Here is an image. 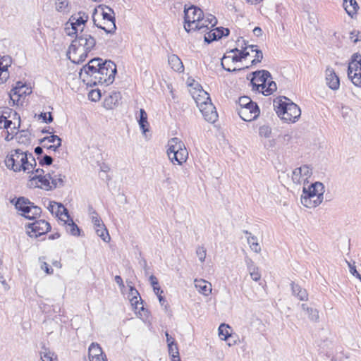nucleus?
<instances>
[{
    "instance_id": "f257e3e1",
    "label": "nucleus",
    "mask_w": 361,
    "mask_h": 361,
    "mask_svg": "<svg viewBox=\"0 0 361 361\" xmlns=\"http://www.w3.org/2000/svg\"><path fill=\"white\" fill-rule=\"evenodd\" d=\"M95 45V39L91 35L84 32L82 27L79 34L75 35V39L72 41L67 51V56L74 63H82Z\"/></svg>"
},
{
    "instance_id": "f03ea898",
    "label": "nucleus",
    "mask_w": 361,
    "mask_h": 361,
    "mask_svg": "<svg viewBox=\"0 0 361 361\" xmlns=\"http://www.w3.org/2000/svg\"><path fill=\"white\" fill-rule=\"evenodd\" d=\"M5 164L8 169L14 172L24 171L33 173L37 163L32 153L23 152L21 149H16L6 156Z\"/></svg>"
},
{
    "instance_id": "7ed1b4c3",
    "label": "nucleus",
    "mask_w": 361,
    "mask_h": 361,
    "mask_svg": "<svg viewBox=\"0 0 361 361\" xmlns=\"http://www.w3.org/2000/svg\"><path fill=\"white\" fill-rule=\"evenodd\" d=\"M273 105L278 116L286 122L295 123L301 115L299 106L286 97L276 98Z\"/></svg>"
},
{
    "instance_id": "20e7f679",
    "label": "nucleus",
    "mask_w": 361,
    "mask_h": 361,
    "mask_svg": "<svg viewBox=\"0 0 361 361\" xmlns=\"http://www.w3.org/2000/svg\"><path fill=\"white\" fill-rule=\"evenodd\" d=\"M203 16V11L195 6H190L186 8V5L184 8V28L187 32H190L192 30L200 31L203 30L207 25L202 23L201 20Z\"/></svg>"
},
{
    "instance_id": "39448f33",
    "label": "nucleus",
    "mask_w": 361,
    "mask_h": 361,
    "mask_svg": "<svg viewBox=\"0 0 361 361\" xmlns=\"http://www.w3.org/2000/svg\"><path fill=\"white\" fill-rule=\"evenodd\" d=\"M167 154L172 163L181 165L188 157V152L184 143L178 137H173L168 142Z\"/></svg>"
},
{
    "instance_id": "423d86ee",
    "label": "nucleus",
    "mask_w": 361,
    "mask_h": 361,
    "mask_svg": "<svg viewBox=\"0 0 361 361\" xmlns=\"http://www.w3.org/2000/svg\"><path fill=\"white\" fill-rule=\"evenodd\" d=\"M240 109H238L239 116L245 121L257 119L260 114L259 108L256 102L250 97L243 96L238 99Z\"/></svg>"
},
{
    "instance_id": "0eeeda50",
    "label": "nucleus",
    "mask_w": 361,
    "mask_h": 361,
    "mask_svg": "<svg viewBox=\"0 0 361 361\" xmlns=\"http://www.w3.org/2000/svg\"><path fill=\"white\" fill-rule=\"evenodd\" d=\"M14 204L16 209L22 213L20 214L25 219L33 220L39 217L42 213V209L31 202L30 200L25 197H18L16 200L11 201Z\"/></svg>"
},
{
    "instance_id": "6e6552de",
    "label": "nucleus",
    "mask_w": 361,
    "mask_h": 361,
    "mask_svg": "<svg viewBox=\"0 0 361 361\" xmlns=\"http://www.w3.org/2000/svg\"><path fill=\"white\" fill-rule=\"evenodd\" d=\"M103 67L97 72V78L93 80V85H109L113 83L115 75L117 72L116 66L110 60H105L102 63Z\"/></svg>"
},
{
    "instance_id": "1a4fd4ad",
    "label": "nucleus",
    "mask_w": 361,
    "mask_h": 361,
    "mask_svg": "<svg viewBox=\"0 0 361 361\" xmlns=\"http://www.w3.org/2000/svg\"><path fill=\"white\" fill-rule=\"evenodd\" d=\"M98 8L102 10V16L103 19L109 21L111 23V24H110V26L109 28H106V27H103L102 25H99L98 24H97L94 16L97 13V9L94 8L93 14H92L94 25L96 27H97L98 28H100V29L104 30L106 33L114 34L116 30V23H115L116 19H115V16H114L115 13L114 11V10L111 7H109L108 6H105V5H99L98 6Z\"/></svg>"
},
{
    "instance_id": "9d476101",
    "label": "nucleus",
    "mask_w": 361,
    "mask_h": 361,
    "mask_svg": "<svg viewBox=\"0 0 361 361\" xmlns=\"http://www.w3.org/2000/svg\"><path fill=\"white\" fill-rule=\"evenodd\" d=\"M348 77L357 87H361V55L355 53L348 67Z\"/></svg>"
},
{
    "instance_id": "9b49d317",
    "label": "nucleus",
    "mask_w": 361,
    "mask_h": 361,
    "mask_svg": "<svg viewBox=\"0 0 361 361\" xmlns=\"http://www.w3.org/2000/svg\"><path fill=\"white\" fill-rule=\"evenodd\" d=\"M204 94L207 96V101L200 102V99H198L196 101L197 105L204 119L208 122L214 123L218 118L216 108L211 102L209 94L206 92H204Z\"/></svg>"
},
{
    "instance_id": "f8f14e48",
    "label": "nucleus",
    "mask_w": 361,
    "mask_h": 361,
    "mask_svg": "<svg viewBox=\"0 0 361 361\" xmlns=\"http://www.w3.org/2000/svg\"><path fill=\"white\" fill-rule=\"evenodd\" d=\"M26 233L30 238H37L51 230L50 224L45 220H37L25 226Z\"/></svg>"
},
{
    "instance_id": "ddd939ff",
    "label": "nucleus",
    "mask_w": 361,
    "mask_h": 361,
    "mask_svg": "<svg viewBox=\"0 0 361 361\" xmlns=\"http://www.w3.org/2000/svg\"><path fill=\"white\" fill-rule=\"evenodd\" d=\"M78 16V17L72 16L66 24V33L68 36L79 34L78 27L85 25L88 20V16L84 12H79Z\"/></svg>"
},
{
    "instance_id": "4468645a",
    "label": "nucleus",
    "mask_w": 361,
    "mask_h": 361,
    "mask_svg": "<svg viewBox=\"0 0 361 361\" xmlns=\"http://www.w3.org/2000/svg\"><path fill=\"white\" fill-rule=\"evenodd\" d=\"M39 144L42 147H36L35 148V153L37 155H41L43 153V147L49 150L56 151V149L61 145V139L55 135L47 136L39 140Z\"/></svg>"
},
{
    "instance_id": "2eb2a0df",
    "label": "nucleus",
    "mask_w": 361,
    "mask_h": 361,
    "mask_svg": "<svg viewBox=\"0 0 361 361\" xmlns=\"http://www.w3.org/2000/svg\"><path fill=\"white\" fill-rule=\"evenodd\" d=\"M241 50H240V51L238 52V54H234L233 56H226V55H224L221 59V66H222V68L228 71V72H235V71H240L241 70H245V69H247L249 68V66H246L245 68H233V69H231L230 68H226L225 66V63L226 61V60H229L231 59L232 62H238V61H241L243 59H246L249 55H250V53L248 51H246V49H247V47H241Z\"/></svg>"
},
{
    "instance_id": "dca6fc26",
    "label": "nucleus",
    "mask_w": 361,
    "mask_h": 361,
    "mask_svg": "<svg viewBox=\"0 0 361 361\" xmlns=\"http://www.w3.org/2000/svg\"><path fill=\"white\" fill-rule=\"evenodd\" d=\"M251 75H252V78L250 79V82L253 87H257V90L259 87L264 90L266 87V83L271 78V73L266 70L257 71L252 72Z\"/></svg>"
},
{
    "instance_id": "f3484780",
    "label": "nucleus",
    "mask_w": 361,
    "mask_h": 361,
    "mask_svg": "<svg viewBox=\"0 0 361 361\" xmlns=\"http://www.w3.org/2000/svg\"><path fill=\"white\" fill-rule=\"evenodd\" d=\"M31 92L32 91L21 81H18L11 91L9 94L10 99L12 101V103L14 105L17 104L20 99V97H21L23 94H30Z\"/></svg>"
},
{
    "instance_id": "a211bd4d",
    "label": "nucleus",
    "mask_w": 361,
    "mask_h": 361,
    "mask_svg": "<svg viewBox=\"0 0 361 361\" xmlns=\"http://www.w3.org/2000/svg\"><path fill=\"white\" fill-rule=\"evenodd\" d=\"M312 173V169L307 165L296 168L293 171L292 180L295 183H300L302 178L307 180Z\"/></svg>"
},
{
    "instance_id": "6ab92c4d",
    "label": "nucleus",
    "mask_w": 361,
    "mask_h": 361,
    "mask_svg": "<svg viewBox=\"0 0 361 361\" xmlns=\"http://www.w3.org/2000/svg\"><path fill=\"white\" fill-rule=\"evenodd\" d=\"M12 59L9 56L0 58V85L6 82L9 78L8 68L11 66Z\"/></svg>"
},
{
    "instance_id": "aec40b11",
    "label": "nucleus",
    "mask_w": 361,
    "mask_h": 361,
    "mask_svg": "<svg viewBox=\"0 0 361 361\" xmlns=\"http://www.w3.org/2000/svg\"><path fill=\"white\" fill-rule=\"evenodd\" d=\"M324 199V196L319 195H302L300 198L301 203L303 206L307 208H314L320 204Z\"/></svg>"
},
{
    "instance_id": "412c9836",
    "label": "nucleus",
    "mask_w": 361,
    "mask_h": 361,
    "mask_svg": "<svg viewBox=\"0 0 361 361\" xmlns=\"http://www.w3.org/2000/svg\"><path fill=\"white\" fill-rule=\"evenodd\" d=\"M326 80L328 86L334 90L339 88L340 80L334 70L332 68H327L326 70Z\"/></svg>"
},
{
    "instance_id": "4be33fe9",
    "label": "nucleus",
    "mask_w": 361,
    "mask_h": 361,
    "mask_svg": "<svg viewBox=\"0 0 361 361\" xmlns=\"http://www.w3.org/2000/svg\"><path fill=\"white\" fill-rule=\"evenodd\" d=\"M47 209L52 214H54L57 216L64 214L67 218H69L68 209L61 203L49 201Z\"/></svg>"
},
{
    "instance_id": "5701e85b",
    "label": "nucleus",
    "mask_w": 361,
    "mask_h": 361,
    "mask_svg": "<svg viewBox=\"0 0 361 361\" xmlns=\"http://www.w3.org/2000/svg\"><path fill=\"white\" fill-rule=\"evenodd\" d=\"M302 192L303 195H311L314 196L320 195V196H322L324 195V186L321 182H315L312 183L307 188L304 187Z\"/></svg>"
},
{
    "instance_id": "b1692460",
    "label": "nucleus",
    "mask_w": 361,
    "mask_h": 361,
    "mask_svg": "<svg viewBox=\"0 0 361 361\" xmlns=\"http://www.w3.org/2000/svg\"><path fill=\"white\" fill-rule=\"evenodd\" d=\"M121 99V94L119 92L114 91L109 94L104 99V107L108 109H112L119 104Z\"/></svg>"
},
{
    "instance_id": "393cba45",
    "label": "nucleus",
    "mask_w": 361,
    "mask_h": 361,
    "mask_svg": "<svg viewBox=\"0 0 361 361\" xmlns=\"http://www.w3.org/2000/svg\"><path fill=\"white\" fill-rule=\"evenodd\" d=\"M36 180L41 184L39 186L41 188L46 190H51L50 178L48 176V173L47 175L35 174L31 178L30 181L32 183Z\"/></svg>"
},
{
    "instance_id": "a878e982",
    "label": "nucleus",
    "mask_w": 361,
    "mask_h": 361,
    "mask_svg": "<svg viewBox=\"0 0 361 361\" xmlns=\"http://www.w3.org/2000/svg\"><path fill=\"white\" fill-rule=\"evenodd\" d=\"M48 176L51 180V190L56 188H61L64 185V179L66 176L62 174H56L54 171L48 173Z\"/></svg>"
},
{
    "instance_id": "bb28decb",
    "label": "nucleus",
    "mask_w": 361,
    "mask_h": 361,
    "mask_svg": "<svg viewBox=\"0 0 361 361\" xmlns=\"http://www.w3.org/2000/svg\"><path fill=\"white\" fill-rule=\"evenodd\" d=\"M290 286L293 295L302 301H307L308 300V294L305 289L301 288L298 284L294 282H292Z\"/></svg>"
},
{
    "instance_id": "cd10ccee",
    "label": "nucleus",
    "mask_w": 361,
    "mask_h": 361,
    "mask_svg": "<svg viewBox=\"0 0 361 361\" xmlns=\"http://www.w3.org/2000/svg\"><path fill=\"white\" fill-rule=\"evenodd\" d=\"M195 286L199 292L204 295H208L212 292V285L205 280H195Z\"/></svg>"
},
{
    "instance_id": "c85d7f7f",
    "label": "nucleus",
    "mask_w": 361,
    "mask_h": 361,
    "mask_svg": "<svg viewBox=\"0 0 361 361\" xmlns=\"http://www.w3.org/2000/svg\"><path fill=\"white\" fill-rule=\"evenodd\" d=\"M97 72H99V70H97L96 66L88 62V63L84 66L81 69L80 75V77H82V75H87L91 77V81L93 82V80L97 78Z\"/></svg>"
},
{
    "instance_id": "c756f323",
    "label": "nucleus",
    "mask_w": 361,
    "mask_h": 361,
    "mask_svg": "<svg viewBox=\"0 0 361 361\" xmlns=\"http://www.w3.org/2000/svg\"><path fill=\"white\" fill-rule=\"evenodd\" d=\"M343 6L348 16L352 18L357 13L359 8L355 0H343Z\"/></svg>"
},
{
    "instance_id": "7c9ffc66",
    "label": "nucleus",
    "mask_w": 361,
    "mask_h": 361,
    "mask_svg": "<svg viewBox=\"0 0 361 361\" xmlns=\"http://www.w3.org/2000/svg\"><path fill=\"white\" fill-rule=\"evenodd\" d=\"M140 128L143 133L149 130V123L147 121V114L145 109H140L139 111V116L137 117Z\"/></svg>"
},
{
    "instance_id": "2f4dec72",
    "label": "nucleus",
    "mask_w": 361,
    "mask_h": 361,
    "mask_svg": "<svg viewBox=\"0 0 361 361\" xmlns=\"http://www.w3.org/2000/svg\"><path fill=\"white\" fill-rule=\"evenodd\" d=\"M243 233L247 235V240L251 250L256 253H259L261 252V247L257 243V237L252 235V233L247 230L243 231Z\"/></svg>"
},
{
    "instance_id": "473e14b6",
    "label": "nucleus",
    "mask_w": 361,
    "mask_h": 361,
    "mask_svg": "<svg viewBox=\"0 0 361 361\" xmlns=\"http://www.w3.org/2000/svg\"><path fill=\"white\" fill-rule=\"evenodd\" d=\"M64 224L66 225V229L68 233L74 236H79L80 233V229L74 223L73 219L69 216L67 220H64Z\"/></svg>"
},
{
    "instance_id": "72a5a7b5",
    "label": "nucleus",
    "mask_w": 361,
    "mask_h": 361,
    "mask_svg": "<svg viewBox=\"0 0 361 361\" xmlns=\"http://www.w3.org/2000/svg\"><path fill=\"white\" fill-rule=\"evenodd\" d=\"M103 355H104V353L99 344L97 343H92L90 344L88 349V356L90 360L92 358H95L98 356H102Z\"/></svg>"
},
{
    "instance_id": "f704fd0d",
    "label": "nucleus",
    "mask_w": 361,
    "mask_h": 361,
    "mask_svg": "<svg viewBox=\"0 0 361 361\" xmlns=\"http://www.w3.org/2000/svg\"><path fill=\"white\" fill-rule=\"evenodd\" d=\"M247 265V269L250 272V276L255 281H258L261 278V274L259 272V269L256 267L251 259L246 261Z\"/></svg>"
},
{
    "instance_id": "c9c22d12",
    "label": "nucleus",
    "mask_w": 361,
    "mask_h": 361,
    "mask_svg": "<svg viewBox=\"0 0 361 361\" xmlns=\"http://www.w3.org/2000/svg\"><path fill=\"white\" fill-rule=\"evenodd\" d=\"M169 63L174 71L178 72L183 71V63L176 55L171 56L169 59Z\"/></svg>"
},
{
    "instance_id": "e433bc0d",
    "label": "nucleus",
    "mask_w": 361,
    "mask_h": 361,
    "mask_svg": "<svg viewBox=\"0 0 361 361\" xmlns=\"http://www.w3.org/2000/svg\"><path fill=\"white\" fill-rule=\"evenodd\" d=\"M56 10L58 12L62 13H67L70 11V8L68 6V0H56Z\"/></svg>"
},
{
    "instance_id": "4c0bfd02",
    "label": "nucleus",
    "mask_w": 361,
    "mask_h": 361,
    "mask_svg": "<svg viewBox=\"0 0 361 361\" xmlns=\"http://www.w3.org/2000/svg\"><path fill=\"white\" fill-rule=\"evenodd\" d=\"M201 20H202V23L206 24L207 26L205 27L203 30L201 31L202 32H205L207 30H208L210 25V27H213L216 25L217 23V20L216 17L213 15H209L207 18H204V15L202 16Z\"/></svg>"
},
{
    "instance_id": "58836bf2",
    "label": "nucleus",
    "mask_w": 361,
    "mask_h": 361,
    "mask_svg": "<svg viewBox=\"0 0 361 361\" xmlns=\"http://www.w3.org/2000/svg\"><path fill=\"white\" fill-rule=\"evenodd\" d=\"M230 326L226 324H221L219 327V335L221 340L226 341L231 336Z\"/></svg>"
},
{
    "instance_id": "ea45409f",
    "label": "nucleus",
    "mask_w": 361,
    "mask_h": 361,
    "mask_svg": "<svg viewBox=\"0 0 361 361\" xmlns=\"http://www.w3.org/2000/svg\"><path fill=\"white\" fill-rule=\"evenodd\" d=\"M102 226V228L95 227L96 233L104 242H109L111 238L108 231L104 225Z\"/></svg>"
},
{
    "instance_id": "a19ab883",
    "label": "nucleus",
    "mask_w": 361,
    "mask_h": 361,
    "mask_svg": "<svg viewBox=\"0 0 361 361\" xmlns=\"http://www.w3.org/2000/svg\"><path fill=\"white\" fill-rule=\"evenodd\" d=\"M56 356L54 353L49 350L47 348H44L41 352V359L42 361H54L56 360Z\"/></svg>"
},
{
    "instance_id": "79ce46f5",
    "label": "nucleus",
    "mask_w": 361,
    "mask_h": 361,
    "mask_svg": "<svg viewBox=\"0 0 361 361\" xmlns=\"http://www.w3.org/2000/svg\"><path fill=\"white\" fill-rule=\"evenodd\" d=\"M30 134L28 131L22 130L19 135H17L16 139L19 143L26 145L30 142Z\"/></svg>"
},
{
    "instance_id": "37998d69",
    "label": "nucleus",
    "mask_w": 361,
    "mask_h": 361,
    "mask_svg": "<svg viewBox=\"0 0 361 361\" xmlns=\"http://www.w3.org/2000/svg\"><path fill=\"white\" fill-rule=\"evenodd\" d=\"M204 42L209 44V43L212 42L213 41L219 39V36L218 35V34L216 31V29H215L214 30H212V31L207 32L204 35Z\"/></svg>"
},
{
    "instance_id": "c03bdc74",
    "label": "nucleus",
    "mask_w": 361,
    "mask_h": 361,
    "mask_svg": "<svg viewBox=\"0 0 361 361\" xmlns=\"http://www.w3.org/2000/svg\"><path fill=\"white\" fill-rule=\"evenodd\" d=\"M169 353L171 357L179 355L178 345L175 340H173L171 343L168 345Z\"/></svg>"
},
{
    "instance_id": "a18cd8bd",
    "label": "nucleus",
    "mask_w": 361,
    "mask_h": 361,
    "mask_svg": "<svg viewBox=\"0 0 361 361\" xmlns=\"http://www.w3.org/2000/svg\"><path fill=\"white\" fill-rule=\"evenodd\" d=\"M91 214L92 221L94 224V226L95 227L102 228V226H104V224L96 211L93 210L92 212H91Z\"/></svg>"
},
{
    "instance_id": "49530a36",
    "label": "nucleus",
    "mask_w": 361,
    "mask_h": 361,
    "mask_svg": "<svg viewBox=\"0 0 361 361\" xmlns=\"http://www.w3.org/2000/svg\"><path fill=\"white\" fill-rule=\"evenodd\" d=\"M271 133V128L269 126L264 125L259 129V135L261 137L268 138L270 137Z\"/></svg>"
},
{
    "instance_id": "de8ad7c7",
    "label": "nucleus",
    "mask_w": 361,
    "mask_h": 361,
    "mask_svg": "<svg viewBox=\"0 0 361 361\" xmlns=\"http://www.w3.org/2000/svg\"><path fill=\"white\" fill-rule=\"evenodd\" d=\"M130 290L132 295L133 294V292H135L138 295V297L137 296H133V298L130 300L132 305H135V308L137 309L138 308L137 304H138V302H139L138 298L141 301V304L142 303V300L141 297L140 296L139 293L137 292V290L134 287L130 286Z\"/></svg>"
},
{
    "instance_id": "09e8293b",
    "label": "nucleus",
    "mask_w": 361,
    "mask_h": 361,
    "mask_svg": "<svg viewBox=\"0 0 361 361\" xmlns=\"http://www.w3.org/2000/svg\"><path fill=\"white\" fill-rule=\"evenodd\" d=\"M196 255L198 257L200 262H204L207 255L206 249L203 246L197 247L196 250Z\"/></svg>"
},
{
    "instance_id": "8fccbe9b",
    "label": "nucleus",
    "mask_w": 361,
    "mask_h": 361,
    "mask_svg": "<svg viewBox=\"0 0 361 361\" xmlns=\"http://www.w3.org/2000/svg\"><path fill=\"white\" fill-rule=\"evenodd\" d=\"M11 110L8 108L4 109H0V123H4L8 118L10 117Z\"/></svg>"
},
{
    "instance_id": "3c124183",
    "label": "nucleus",
    "mask_w": 361,
    "mask_h": 361,
    "mask_svg": "<svg viewBox=\"0 0 361 361\" xmlns=\"http://www.w3.org/2000/svg\"><path fill=\"white\" fill-rule=\"evenodd\" d=\"M267 82V88H266L264 90H262V92L264 95H269L276 90V84L274 81H268Z\"/></svg>"
},
{
    "instance_id": "603ef678",
    "label": "nucleus",
    "mask_w": 361,
    "mask_h": 361,
    "mask_svg": "<svg viewBox=\"0 0 361 361\" xmlns=\"http://www.w3.org/2000/svg\"><path fill=\"white\" fill-rule=\"evenodd\" d=\"M53 163V158L45 154L43 157L39 161V164L40 166H50Z\"/></svg>"
},
{
    "instance_id": "864d4df0",
    "label": "nucleus",
    "mask_w": 361,
    "mask_h": 361,
    "mask_svg": "<svg viewBox=\"0 0 361 361\" xmlns=\"http://www.w3.org/2000/svg\"><path fill=\"white\" fill-rule=\"evenodd\" d=\"M255 52L256 53V54L255 59L251 62L252 66L261 62L263 59V54L260 49H255Z\"/></svg>"
},
{
    "instance_id": "5fc2aeb1",
    "label": "nucleus",
    "mask_w": 361,
    "mask_h": 361,
    "mask_svg": "<svg viewBox=\"0 0 361 361\" xmlns=\"http://www.w3.org/2000/svg\"><path fill=\"white\" fill-rule=\"evenodd\" d=\"M309 318L312 321H317L319 319V312L316 309L310 308L307 310Z\"/></svg>"
},
{
    "instance_id": "6e6d98bb",
    "label": "nucleus",
    "mask_w": 361,
    "mask_h": 361,
    "mask_svg": "<svg viewBox=\"0 0 361 361\" xmlns=\"http://www.w3.org/2000/svg\"><path fill=\"white\" fill-rule=\"evenodd\" d=\"M89 98L94 102L98 101L101 98V92L99 90H91L89 93Z\"/></svg>"
},
{
    "instance_id": "4d7b16f0",
    "label": "nucleus",
    "mask_w": 361,
    "mask_h": 361,
    "mask_svg": "<svg viewBox=\"0 0 361 361\" xmlns=\"http://www.w3.org/2000/svg\"><path fill=\"white\" fill-rule=\"evenodd\" d=\"M216 31L219 36V39H221L223 37H226L229 35L230 30L228 28H225L223 27H219L216 28Z\"/></svg>"
},
{
    "instance_id": "13d9d810",
    "label": "nucleus",
    "mask_w": 361,
    "mask_h": 361,
    "mask_svg": "<svg viewBox=\"0 0 361 361\" xmlns=\"http://www.w3.org/2000/svg\"><path fill=\"white\" fill-rule=\"evenodd\" d=\"M89 62L91 64L96 66L97 70H100L102 68V67H103V65H102V64L104 63V61L102 60V59L97 57V58H94V59H91Z\"/></svg>"
},
{
    "instance_id": "bf43d9fd",
    "label": "nucleus",
    "mask_w": 361,
    "mask_h": 361,
    "mask_svg": "<svg viewBox=\"0 0 361 361\" xmlns=\"http://www.w3.org/2000/svg\"><path fill=\"white\" fill-rule=\"evenodd\" d=\"M39 118L42 119L44 122L46 123H50L53 121V116L50 112L48 113V116L47 113H41L39 114Z\"/></svg>"
},
{
    "instance_id": "052dcab7",
    "label": "nucleus",
    "mask_w": 361,
    "mask_h": 361,
    "mask_svg": "<svg viewBox=\"0 0 361 361\" xmlns=\"http://www.w3.org/2000/svg\"><path fill=\"white\" fill-rule=\"evenodd\" d=\"M350 272L356 278L361 281V275L357 271L356 267L354 265H352L350 263H348Z\"/></svg>"
},
{
    "instance_id": "680f3d73",
    "label": "nucleus",
    "mask_w": 361,
    "mask_h": 361,
    "mask_svg": "<svg viewBox=\"0 0 361 361\" xmlns=\"http://www.w3.org/2000/svg\"><path fill=\"white\" fill-rule=\"evenodd\" d=\"M42 269H44V271L48 274H51L53 273V269L51 267H49V264L47 262H44L42 264Z\"/></svg>"
},
{
    "instance_id": "e2e57ef3",
    "label": "nucleus",
    "mask_w": 361,
    "mask_h": 361,
    "mask_svg": "<svg viewBox=\"0 0 361 361\" xmlns=\"http://www.w3.org/2000/svg\"><path fill=\"white\" fill-rule=\"evenodd\" d=\"M149 281L151 285L153 286V288H154V286H159V281L155 276L151 275L149 276Z\"/></svg>"
},
{
    "instance_id": "0e129e2a",
    "label": "nucleus",
    "mask_w": 361,
    "mask_h": 361,
    "mask_svg": "<svg viewBox=\"0 0 361 361\" xmlns=\"http://www.w3.org/2000/svg\"><path fill=\"white\" fill-rule=\"evenodd\" d=\"M283 142L288 143L292 139V133L288 132L282 135Z\"/></svg>"
},
{
    "instance_id": "69168bd1",
    "label": "nucleus",
    "mask_w": 361,
    "mask_h": 361,
    "mask_svg": "<svg viewBox=\"0 0 361 361\" xmlns=\"http://www.w3.org/2000/svg\"><path fill=\"white\" fill-rule=\"evenodd\" d=\"M114 281L120 287H124L123 279L120 276H116L114 278Z\"/></svg>"
},
{
    "instance_id": "338daca9",
    "label": "nucleus",
    "mask_w": 361,
    "mask_h": 361,
    "mask_svg": "<svg viewBox=\"0 0 361 361\" xmlns=\"http://www.w3.org/2000/svg\"><path fill=\"white\" fill-rule=\"evenodd\" d=\"M253 34L256 36V37H259L262 35V30L261 29V27H255L254 29H253Z\"/></svg>"
},
{
    "instance_id": "774afa93",
    "label": "nucleus",
    "mask_w": 361,
    "mask_h": 361,
    "mask_svg": "<svg viewBox=\"0 0 361 361\" xmlns=\"http://www.w3.org/2000/svg\"><path fill=\"white\" fill-rule=\"evenodd\" d=\"M90 361H107V358L106 355H103L102 356H98L95 358H92Z\"/></svg>"
}]
</instances>
